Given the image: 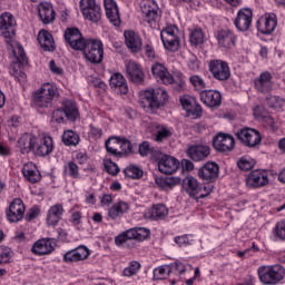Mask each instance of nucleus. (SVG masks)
Wrapping results in <instances>:
<instances>
[{
  "instance_id": "c03bdc74",
  "label": "nucleus",
  "mask_w": 285,
  "mask_h": 285,
  "mask_svg": "<svg viewBox=\"0 0 285 285\" xmlns=\"http://www.w3.org/2000/svg\"><path fill=\"white\" fill-rule=\"evenodd\" d=\"M160 39L166 50H169L170 52H177V50H179V37L166 38V36L160 35Z\"/></svg>"
},
{
  "instance_id": "a19ab883",
  "label": "nucleus",
  "mask_w": 285,
  "mask_h": 285,
  "mask_svg": "<svg viewBox=\"0 0 285 285\" xmlns=\"http://www.w3.org/2000/svg\"><path fill=\"white\" fill-rule=\"evenodd\" d=\"M168 217V207L164 204H156L151 207L149 219L151 222H161Z\"/></svg>"
},
{
  "instance_id": "393cba45",
  "label": "nucleus",
  "mask_w": 285,
  "mask_h": 285,
  "mask_svg": "<svg viewBox=\"0 0 285 285\" xmlns=\"http://www.w3.org/2000/svg\"><path fill=\"white\" fill-rule=\"evenodd\" d=\"M199 98L208 108H219L222 106V92L218 90H202Z\"/></svg>"
},
{
  "instance_id": "864d4df0",
  "label": "nucleus",
  "mask_w": 285,
  "mask_h": 285,
  "mask_svg": "<svg viewBox=\"0 0 285 285\" xmlns=\"http://www.w3.org/2000/svg\"><path fill=\"white\" fill-rule=\"evenodd\" d=\"M268 108H284V99L279 96L268 95L265 99Z\"/></svg>"
},
{
  "instance_id": "9b49d317",
  "label": "nucleus",
  "mask_w": 285,
  "mask_h": 285,
  "mask_svg": "<svg viewBox=\"0 0 285 285\" xmlns=\"http://www.w3.org/2000/svg\"><path fill=\"white\" fill-rule=\"evenodd\" d=\"M256 28L261 35L271 36L277 28V16L265 13L256 21Z\"/></svg>"
},
{
  "instance_id": "09e8293b",
  "label": "nucleus",
  "mask_w": 285,
  "mask_h": 285,
  "mask_svg": "<svg viewBox=\"0 0 285 285\" xmlns=\"http://www.w3.org/2000/svg\"><path fill=\"white\" fill-rule=\"evenodd\" d=\"M181 179L177 178V177H166V178H157L156 179V184L157 186H160V188L166 189H173L175 188V186H177V184H180Z\"/></svg>"
},
{
  "instance_id": "3c124183",
  "label": "nucleus",
  "mask_w": 285,
  "mask_h": 285,
  "mask_svg": "<svg viewBox=\"0 0 285 285\" xmlns=\"http://www.w3.org/2000/svg\"><path fill=\"white\" fill-rule=\"evenodd\" d=\"M125 177L129 179H141L144 177V170L136 165H129L124 169Z\"/></svg>"
},
{
  "instance_id": "338daca9",
  "label": "nucleus",
  "mask_w": 285,
  "mask_h": 285,
  "mask_svg": "<svg viewBox=\"0 0 285 285\" xmlns=\"http://www.w3.org/2000/svg\"><path fill=\"white\" fill-rule=\"evenodd\" d=\"M39 215H41V209L39 206L35 205L26 213L24 219L27 222H32V219H37Z\"/></svg>"
},
{
  "instance_id": "f03ea898",
  "label": "nucleus",
  "mask_w": 285,
  "mask_h": 285,
  "mask_svg": "<svg viewBox=\"0 0 285 285\" xmlns=\"http://www.w3.org/2000/svg\"><path fill=\"white\" fill-rule=\"evenodd\" d=\"M150 237V229L146 227H132L115 237L116 246L120 248H135V242H145Z\"/></svg>"
},
{
  "instance_id": "5701e85b",
  "label": "nucleus",
  "mask_w": 285,
  "mask_h": 285,
  "mask_svg": "<svg viewBox=\"0 0 285 285\" xmlns=\"http://www.w3.org/2000/svg\"><path fill=\"white\" fill-rule=\"evenodd\" d=\"M14 17L10 12H4L0 16V32L4 39H12L14 37Z\"/></svg>"
},
{
  "instance_id": "680f3d73",
  "label": "nucleus",
  "mask_w": 285,
  "mask_h": 285,
  "mask_svg": "<svg viewBox=\"0 0 285 285\" xmlns=\"http://www.w3.org/2000/svg\"><path fill=\"white\" fill-rule=\"evenodd\" d=\"M190 235L185 234L181 236H176L174 237V242L175 244H177V246H179V248L184 247V246H190V244H193V239H190Z\"/></svg>"
},
{
  "instance_id": "cd10ccee",
  "label": "nucleus",
  "mask_w": 285,
  "mask_h": 285,
  "mask_svg": "<svg viewBox=\"0 0 285 285\" xmlns=\"http://www.w3.org/2000/svg\"><path fill=\"white\" fill-rule=\"evenodd\" d=\"M62 111L65 112V118L67 121H71V124H75L77 119H79V107L77 106V101L72 99H65L61 102Z\"/></svg>"
},
{
  "instance_id": "0eeeda50",
  "label": "nucleus",
  "mask_w": 285,
  "mask_h": 285,
  "mask_svg": "<svg viewBox=\"0 0 285 285\" xmlns=\"http://www.w3.org/2000/svg\"><path fill=\"white\" fill-rule=\"evenodd\" d=\"M237 139L247 146V148H255L262 144V134L254 128L245 127L236 132Z\"/></svg>"
},
{
  "instance_id": "69168bd1",
  "label": "nucleus",
  "mask_w": 285,
  "mask_h": 285,
  "mask_svg": "<svg viewBox=\"0 0 285 285\" xmlns=\"http://www.w3.org/2000/svg\"><path fill=\"white\" fill-rule=\"evenodd\" d=\"M12 257V249L10 247H0V264H8Z\"/></svg>"
},
{
  "instance_id": "8fccbe9b",
  "label": "nucleus",
  "mask_w": 285,
  "mask_h": 285,
  "mask_svg": "<svg viewBox=\"0 0 285 285\" xmlns=\"http://www.w3.org/2000/svg\"><path fill=\"white\" fill-rule=\"evenodd\" d=\"M255 159H253L250 156H243L237 160V167L239 170H243L245 173H248V170H253L255 168Z\"/></svg>"
},
{
  "instance_id": "de8ad7c7",
  "label": "nucleus",
  "mask_w": 285,
  "mask_h": 285,
  "mask_svg": "<svg viewBox=\"0 0 285 285\" xmlns=\"http://www.w3.org/2000/svg\"><path fill=\"white\" fill-rule=\"evenodd\" d=\"M89 39L90 38L83 37V33H80L78 38H76L73 41H71L70 45L67 46V48H71V50H75L76 52H83V49L86 48Z\"/></svg>"
},
{
  "instance_id": "f8f14e48",
  "label": "nucleus",
  "mask_w": 285,
  "mask_h": 285,
  "mask_svg": "<svg viewBox=\"0 0 285 285\" xmlns=\"http://www.w3.org/2000/svg\"><path fill=\"white\" fill-rule=\"evenodd\" d=\"M197 175L203 181L214 184V181H217V178L219 177V165L215 161H207L198 169Z\"/></svg>"
},
{
  "instance_id": "c9c22d12",
  "label": "nucleus",
  "mask_w": 285,
  "mask_h": 285,
  "mask_svg": "<svg viewBox=\"0 0 285 285\" xmlns=\"http://www.w3.org/2000/svg\"><path fill=\"white\" fill-rule=\"evenodd\" d=\"M151 128L156 130L154 141H157V144H161L166 139H169V137H173V129L166 125L154 122L151 124Z\"/></svg>"
},
{
  "instance_id": "1a4fd4ad",
  "label": "nucleus",
  "mask_w": 285,
  "mask_h": 285,
  "mask_svg": "<svg viewBox=\"0 0 285 285\" xmlns=\"http://www.w3.org/2000/svg\"><path fill=\"white\" fill-rule=\"evenodd\" d=\"M180 105L183 110L186 111V117H190L191 119H202L204 111L202 109V105L197 102L195 97L188 95L180 97Z\"/></svg>"
},
{
  "instance_id": "bf43d9fd",
  "label": "nucleus",
  "mask_w": 285,
  "mask_h": 285,
  "mask_svg": "<svg viewBox=\"0 0 285 285\" xmlns=\"http://www.w3.org/2000/svg\"><path fill=\"white\" fill-rule=\"evenodd\" d=\"M51 122L52 124H66V114L63 112L62 107L52 111Z\"/></svg>"
},
{
  "instance_id": "f257e3e1",
  "label": "nucleus",
  "mask_w": 285,
  "mask_h": 285,
  "mask_svg": "<svg viewBox=\"0 0 285 285\" xmlns=\"http://www.w3.org/2000/svg\"><path fill=\"white\" fill-rule=\"evenodd\" d=\"M105 148L111 157L121 159L137 153V144H132L130 139L124 136H110L105 141Z\"/></svg>"
},
{
  "instance_id": "f3484780",
  "label": "nucleus",
  "mask_w": 285,
  "mask_h": 285,
  "mask_svg": "<svg viewBox=\"0 0 285 285\" xmlns=\"http://www.w3.org/2000/svg\"><path fill=\"white\" fill-rule=\"evenodd\" d=\"M268 181V171L262 169L252 170L246 177L248 188H264Z\"/></svg>"
},
{
  "instance_id": "72a5a7b5",
  "label": "nucleus",
  "mask_w": 285,
  "mask_h": 285,
  "mask_svg": "<svg viewBox=\"0 0 285 285\" xmlns=\"http://www.w3.org/2000/svg\"><path fill=\"white\" fill-rule=\"evenodd\" d=\"M22 175L30 184H39V181H41V173L33 163H27L23 165Z\"/></svg>"
},
{
  "instance_id": "ddd939ff",
  "label": "nucleus",
  "mask_w": 285,
  "mask_h": 285,
  "mask_svg": "<svg viewBox=\"0 0 285 285\" xmlns=\"http://www.w3.org/2000/svg\"><path fill=\"white\" fill-rule=\"evenodd\" d=\"M6 215L8 222L11 224L21 222V219H23V215H26V205L23 204V200L20 198L13 199L7 209Z\"/></svg>"
},
{
  "instance_id": "20e7f679",
  "label": "nucleus",
  "mask_w": 285,
  "mask_h": 285,
  "mask_svg": "<svg viewBox=\"0 0 285 285\" xmlns=\"http://www.w3.org/2000/svg\"><path fill=\"white\" fill-rule=\"evenodd\" d=\"M59 98L57 85L45 82L32 96L36 108H52V100Z\"/></svg>"
},
{
  "instance_id": "13d9d810",
  "label": "nucleus",
  "mask_w": 285,
  "mask_h": 285,
  "mask_svg": "<svg viewBox=\"0 0 285 285\" xmlns=\"http://www.w3.org/2000/svg\"><path fill=\"white\" fill-rule=\"evenodd\" d=\"M141 268V263L137 261H132L128 267L124 269L125 277H132V275H137L139 269Z\"/></svg>"
},
{
  "instance_id": "7ed1b4c3",
  "label": "nucleus",
  "mask_w": 285,
  "mask_h": 285,
  "mask_svg": "<svg viewBox=\"0 0 285 285\" xmlns=\"http://www.w3.org/2000/svg\"><path fill=\"white\" fill-rule=\"evenodd\" d=\"M168 101V92L165 89H147L144 91L140 106L148 112H157Z\"/></svg>"
},
{
  "instance_id": "4468645a",
  "label": "nucleus",
  "mask_w": 285,
  "mask_h": 285,
  "mask_svg": "<svg viewBox=\"0 0 285 285\" xmlns=\"http://www.w3.org/2000/svg\"><path fill=\"white\" fill-rule=\"evenodd\" d=\"M234 26L240 32H246L253 26V9L242 8L238 10L237 16L234 20Z\"/></svg>"
},
{
  "instance_id": "2eb2a0df",
  "label": "nucleus",
  "mask_w": 285,
  "mask_h": 285,
  "mask_svg": "<svg viewBox=\"0 0 285 285\" xmlns=\"http://www.w3.org/2000/svg\"><path fill=\"white\" fill-rule=\"evenodd\" d=\"M125 46L132 55H139L144 48V40L141 36L135 30H125L124 31Z\"/></svg>"
},
{
  "instance_id": "4d7b16f0",
  "label": "nucleus",
  "mask_w": 285,
  "mask_h": 285,
  "mask_svg": "<svg viewBox=\"0 0 285 285\" xmlns=\"http://www.w3.org/2000/svg\"><path fill=\"white\" fill-rule=\"evenodd\" d=\"M142 50L149 61H155V59H157V53L155 51V47L153 46V41H146L145 45H142Z\"/></svg>"
},
{
  "instance_id": "412c9836",
  "label": "nucleus",
  "mask_w": 285,
  "mask_h": 285,
  "mask_svg": "<svg viewBox=\"0 0 285 285\" xmlns=\"http://www.w3.org/2000/svg\"><path fill=\"white\" fill-rule=\"evenodd\" d=\"M126 75L129 81L136 83V86H142L146 79V75L144 73V69H141V65L135 61H129L126 65Z\"/></svg>"
},
{
  "instance_id": "6ab92c4d",
  "label": "nucleus",
  "mask_w": 285,
  "mask_h": 285,
  "mask_svg": "<svg viewBox=\"0 0 285 285\" xmlns=\"http://www.w3.org/2000/svg\"><path fill=\"white\" fill-rule=\"evenodd\" d=\"M140 10L147 23H155V21L160 17L159 6L155 0H144L140 2Z\"/></svg>"
},
{
  "instance_id": "603ef678",
  "label": "nucleus",
  "mask_w": 285,
  "mask_h": 285,
  "mask_svg": "<svg viewBox=\"0 0 285 285\" xmlns=\"http://www.w3.org/2000/svg\"><path fill=\"white\" fill-rule=\"evenodd\" d=\"M104 166L106 173H108V175H111V177H117V175H119V166L117 165V163L112 161V159H104Z\"/></svg>"
},
{
  "instance_id": "5fc2aeb1",
  "label": "nucleus",
  "mask_w": 285,
  "mask_h": 285,
  "mask_svg": "<svg viewBox=\"0 0 285 285\" xmlns=\"http://www.w3.org/2000/svg\"><path fill=\"white\" fill-rule=\"evenodd\" d=\"M13 55L20 66H27L28 56H26V50L23 49V46L18 45L17 48L13 50Z\"/></svg>"
},
{
  "instance_id": "e433bc0d",
  "label": "nucleus",
  "mask_w": 285,
  "mask_h": 285,
  "mask_svg": "<svg viewBox=\"0 0 285 285\" xmlns=\"http://www.w3.org/2000/svg\"><path fill=\"white\" fill-rule=\"evenodd\" d=\"M63 205L56 204L51 206L47 213V224L48 226H57L61 218L63 217Z\"/></svg>"
},
{
  "instance_id": "39448f33",
  "label": "nucleus",
  "mask_w": 285,
  "mask_h": 285,
  "mask_svg": "<svg viewBox=\"0 0 285 285\" xmlns=\"http://www.w3.org/2000/svg\"><path fill=\"white\" fill-rule=\"evenodd\" d=\"M262 284L277 285L284 279L285 269L282 265L261 266L257 269Z\"/></svg>"
},
{
  "instance_id": "0e129e2a",
  "label": "nucleus",
  "mask_w": 285,
  "mask_h": 285,
  "mask_svg": "<svg viewBox=\"0 0 285 285\" xmlns=\"http://www.w3.org/2000/svg\"><path fill=\"white\" fill-rule=\"evenodd\" d=\"M189 81L196 90H204L206 88V81L200 76L194 75L189 78Z\"/></svg>"
},
{
  "instance_id": "e2e57ef3",
  "label": "nucleus",
  "mask_w": 285,
  "mask_h": 285,
  "mask_svg": "<svg viewBox=\"0 0 285 285\" xmlns=\"http://www.w3.org/2000/svg\"><path fill=\"white\" fill-rule=\"evenodd\" d=\"M187 67L189 70H193V72H197L199 70V59L194 53H189L187 57Z\"/></svg>"
},
{
  "instance_id": "4be33fe9",
  "label": "nucleus",
  "mask_w": 285,
  "mask_h": 285,
  "mask_svg": "<svg viewBox=\"0 0 285 285\" xmlns=\"http://www.w3.org/2000/svg\"><path fill=\"white\" fill-rule=\"evenodd\" d=\"M216 39L220 48H226L227 50H233L237 43V36L235 31L230 29H220L216 33Z\"/></svg>"
},
{
  "instance_id": "a878e982",
  "label": "nucleus",
  "mask_w": 285,
  "mask_h": 285,
  "mask_svg": "<svg viewBox=\"0 0 285 285\" xmlns=\"http://www.w3.org/2000/svg\"><path fill=\"white\" fill-rule=\"evenodd\" d=\"M55 252V240L52 238H40L31 247V253L39 257L50 255Z\"/></svg>"
},
{
  "instance_id": "7c9ffc66",
  "label": "nucleus",
  "mask_w": 285,
  "mask_h": 285,
  "mask_svg": "<svg viewBox=\"0 0 285 285\" xmlns=\"http://www.w3.org/2000/svg\"><path fill=\"white\" fill-rule=\"evenodd\" d=\"M104 6L107 19H109L110 23L120 26L121 19L119 18V7H117V2H115V0H104Z\"/></svg>"
},
{
  "instance_id": "58836bf2",
  "label": "nucleus",
  "mask_w": 285,
  "mask_h": 285,
  "mask_svg": "<svg viewBox=\"0 0 285 285\" xmlns=\"http://www.w3.org/2000/svg\"><path fill=\"white\" fill-rule=\"evenodd\" d=\"M55 150L52 137L45 136L37 146L36 153L39 157H48Z\"/></svg>"
},
{
  "instance_id": "774afa93",
  "label": "nucleus",
  "mask_w": 285,
  "mask_h": 285,
  "mask_svg": "<svg viewBox=\"0 0 285 285\" xmlns=\"http://www.w3.org/2000/svg\"><path fill=\"white\" fill-rule=\"evenodd\" d=\"M138 153H139L140 157H148L150 155V153H153V148L150 147V142L142 141L138 146Z\"/></svg>"
},
{
  "instance_id": "b1692460",
  "label": "nucleus",
  "mask_w": 285,
  "mask_h": 285,
  "mask_svg": "<svg viewBox=\"0 0 285 285\" xmlns=\"http://www.w3.org/2000/svg\"><path fill=\"white\" fill-rule=\"evenodd\" d=\"M210 156V147L207 145H191L187 148V157L191 161H204Z\"/></svg>"
},
{
  "instance_id": "f704fd0d",
  "label": "nucleus",
  "mask_w": 285,
  "mask_h": 285,
  "mask_svg": "<svg viewBox=\"0 0 285 285\" xmlns=\"http://www.w3.org/2000/svg\"><path fill=\"white\" fill-rule=\"evenodd\" d=\"M38 43L45 52H55L57 49V47H55V38H52V33L43 29L38 33Z\"/></svg>"
},
{
  "instance_id": "bb28decb",
  "label": "nucleus",
  "mask_w": 285,
  "mask_h": 285,
  "mask_svg": "<svg viewBox=\"0 0 285 285\" xmlns=\"http://www.w3.org/2000/svg\"><path fill=\"white\" fill-rule=\"evenodd\" d=\"M151 75L155 77V79L161 81V83H165V86L175 83V77L170 75L166 66H164L163 63L155 62L151 66Z\"/></svg>"
},
{
  "instance_id": "a211bd4d",
  "label": "nucleus",
  "mask_w": 285,
  "mask_h": 285,
  "mask_svg": "<svg viewBox=\"0 0 285 285\" xmlns=\"http://www.w3.org/2000/svg\"><path fill=\"white\" fill-rule=\"evenodd\" d=\"M273 73L271 71H263L254 79V88L262 95L273 92Z\"/></svg>"
},
{
  "instance_id": "4c0bfd02",
  "label": "nucleus",
  "mask_w": 285,
  "mask_h": 285,
  "mask_svg": "<svg viewBox=\"0 0 285 285\" xmlns=\"http://www.w3.org/2000/svg\"><path fill=\"white\" fill-rule=\"evenodd\" d=\"M183 188L189 195V197H197L202 191V187H199V181L197 178L193 176H187L183 180Z\"/></svg>"
},
{
  "instance_id": "9d476101",
  "label": "nucleus",
  "mask_w": 285,
  "mask_h": 285,
  "mask_svg": "<svg viewBox=\"0 0 285 285\" xmlns=\"http://www.w3.org/2000/svg\"><path fill=\"white\" fill-rule=\"evenodd\" d=\"M80 10L83 18L92 23L101 21V7L95 0H80Z\"/></svg>"
},
{
  "instance_id": "49530a36",
  "label": "nucleus",
  "mask_w": 285,
  "mask_h": 285,
  "mask_svg": "<svg viewBox=\"0 0 285 285\" xmlns=\"http://www.w3.org/2000/svg\"><path fill=\"white\" fill-rule=\"evenodd\" d=\"M82 35L79 28L77 27H68L63 32V39L66 46H70L72 41L79 38V36Z\"/></svg>"
},
{
  "instance_id": "ea45409f",
  "label": "nucleus",
  "mask_w": 285,
  "mask_h": 285,
  "mask_svg": "<svg viewBox=\"0 0 285 285\" xmlns=\"http://www.w3.org/2000/svg\"><path fill=\"white\" fill-rule=\"evenodd\" d=\"M129 208L128 203L119 200L108 209V217H110V219H117V217H121V215L128 213Z\"/></svg>"
},
{
  "instance_id": "dca6fc26",
  "label": "nucleus",
  "mask_w": 285,
  "mask_h": 285,
  "mask_svg": "<svg viewBox=\"0 0 285 285\" xmlns=\"http://www.w3.org/2000/svg\"><path fill=\"white\" fill-rule=\"evenodd\" d=\"M87 257H90V249L85 245L70 249L63 254L62 262L65 264H77V262H83Z\"/></svg>"
},
{
  "instance_id": "2f4dec72",
  "label": "nucleus",
  "mask_w": 285,
  "mask_h": 285,
  "mask_svg": "<svg viewBox=\"0 0 285 285\" xmlns=\"http://www.w3.org/2000/svg\"><path fill=\"white\" fill-rule=\"evenodd\" d=\"M37 137L32 134H23L18 140V148L22 155H28L35 150Z\"/></svg>"
},
{
  "instance_id": "6e6552de",
  "label": "nucleus",
  "mask_w": 285,
  "mask_h": 285,
  "mask_svg": "<svg viewBox=\"0 0 285 285\" xmlns=\"http://www.w3.org/2000/svg\"><path fill=\"white\" fill-rule=\"evenodd\" d=\"M208 70L217 81H228L230 79V67L224 60H210Z\"/></svg>"
},
{
  "instance_id": "473e14b6",
  "label": "nucleus",
  "mask_w": 285,
  "mask_h": 285,
  "mask_svg": "<svg viewBox=\"0 0 285 285\" xmlns=\"http://www.w3.org/2000/svg\"><path fill=\"white\" fill-rule=\"evenodd\" d=\"M109 86L112 90L120 92V95H128V83L126 78L120 72L112 73L109 79Z\"/></svg>"
},
{
  "instance_id": "6e6d98bb",
  "label": "nucleus",
  "mask_w": 285,
  "mask_h": 285,
  "mask_svg": "<svg viewBox=\"0 0 285 285\" xmlns=\"http://www.w3.org/2000/svg\"><path fill=\"white\" fill-rule=\"evenodd\" d=\"M170 275V267L168 265H163L154 269V279H166Z\"/></svg>"
},
{
  "instance_id": "aec40b11",
  "label": "nucleus",
  "mask_w": 285,
  "mask_h": 285,
  "mask_svg": "<svg viewBox=\"0 0 285 285\" xmlns=\"http://www.w3.org/2000/svg\"><path fill=\"white\" fill-rule=\"evenodd\" d=\"M213 147L218 153H230L235 148V138L228 134H217L213 139Z\"/></svg>"
},
{
  "instance_id": "79ce46f5",
  "label": "nucleus",
  "mask_w": 285,
  "mask_h": 285,
  "mask_svg": "<svg viewBox=\"0 0 285 285\" xmlns=\"http://www.w3.org/2000/svg\"><path fill=\"white\" fill-rule=\"evenodd\" d=\"M61 140L63 146H79L81 137L77 134V131L68 129L63 131Z\"/></svg>"
},
{
  "instance_id": "a18cd8bd",
  "label": "nucleus",
  "mask_w": 285,
  "mask_h": 285,
  "mask_svg": "<svg viewBox=\"0 0 285 285\" xmlns=\"http://www.w3.org/2000/svg\"><path fill=\"white\" fill-rule=\"evenodd\" d=\"M63 176L71 177V179H79V166L70 160L63 166Z\"/></svg>"
},
{
  "instance_id": "052dcab7",
  "label": "nucleus",
  "mask_w": 285,
  "mask_h": 285,
  "mask_svg": "<svg viewBox=\"0 0 285 285\" xmlns=\"http://www.w3.org/2000/svg\"><path fill=\"white\" fill-rule=\"evenodd\" d=\"M275 237H278L281 242H285V219L276 223L274 228Z\"/></svg>"
},
{
  "instance_id": "37998d69",
  "label": "nucleus",
  "mask_w": 285,
  "mask_h": 285,
  "mask_svg": "<svg viewBox=\"0 0 285 285\" xmlns=\"http://www.w3.org/2000/svg\"><path fill=\"white\" fill-rule=\"evenodd\" d=\"M189 41L191 46H202L206 41V35L200 27H196L190 31Z\"/></svg>"
},
{
  "instance_id": "c85d7f7f",
  "label": "nucleus",
  "mask_w": 285,
  "mask_h": 285,
  "mask_svg": "<svg viewBox=\"0 0 285 285\" xmlns=\"http://www.w3.org/2000/svg\"><path fill=\"white\" fill-rule=\"evenodd\" d=\"M178 168L179 160L173 156H164L158 163V170L159 173H163V175H173V173H177Z\"/></svg>"
},
{
  "instance_id": "c756f323",
  "label": "nucleus",
  "mask_w": 285,
  "mask_h": 285,
  "mask_svg": "<svg viewBox=\"0 0 285 285\" xmlns=\"http://www.w3.org/2000/svg\"><path fill=\"white\" fill-rule=\"evenodd\" d=\"M38 17L48 26V23H52L56 19L55 8H52V3L50 2H40L38 4Z\"/></svg>"
},
{
  "instance_id": "423d86ee",
  "label": "nucleus",
  "mask_w": 285,
  "mask_h": 285,
  "mask_svg": "<svg viewBox=\"0 0 285 285\" xmlns=\"http://www.w3.org/2000/svg\"><path fill=\"white\" fill-rule=\"evenodd\" d=\"M82 55L89 63H101L104 61V42L101 40L89 38Z\"/></svg>"
}]
</instances>
